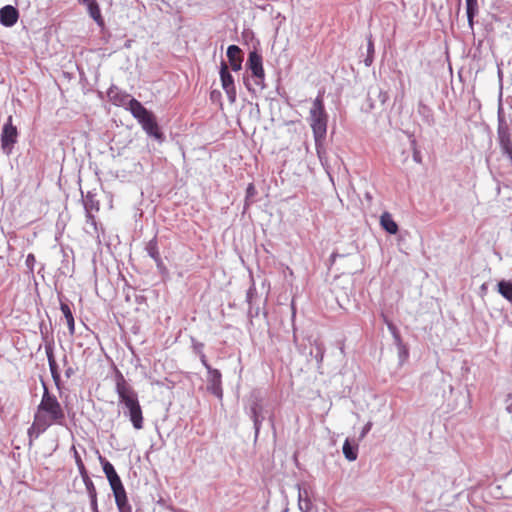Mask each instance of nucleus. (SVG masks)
Listing matches in <instances>:
<instances>
[{"instance_id":"1","label":"nucleus","mask_w":512,"mask_h":512,"mask_svg":"<svg viewBox=\"0 0 512 512\" xmlns=\"http://www.w3.org/2000/svg\"><path fill=\"white\" fill-rule=\"evenodd\" d=\"M65 420V411L57 397L44 386V392L34 414L31 430L36 431L39 435L52 425H64Z\"/></svg>"},{"instance_id":"2","label":"nucleus","mask_w":512,"mask_h":512,"mask_svg":"<svg viewBox=\"0 0 512 512\" xmlns=\"http://www.w3.org/2000/svg\"><path fill=\"white\" fill-rule=\"evenodd\" d=\"M115 391L118 395L120 403L126 408V416L129 417L133 427L141 430L144 427V416L141 405L138 400L136 391L126 381L123 374L116 370L115 374Z\"/></svg>"},{"instance_id":"3","label":"nucleus","mask_w":512,"mask_h":512,"mask_svg":"<svg viewBox=\"0 0 512 512\" xmlns=\"http://www.w3.org/2000/svg\"><path fill=\"white\" fill-rule=\"evenodd\" d=\"M120 104L125 106L126 109L131 112L147 135L155 138L156 140L163 139V133L158 125L155 115L151 111L147 110L137 99L131 98L129 95H124Z\"/></svg>"},{"instance_id":"4","label":"nucleus","mask_w":512,"mask_h":512,"mask_svg":"<svg viewBox=\"0 0 512 512\" xmlns=\"http://www.w3.org/2000/svg\"><path fill=\"white\" fill-rule=\"evenodd\" d=\"M323 95L324 92H319L310 109L309 120L316 146L323 143L327 134L328 115L325 110Z\"/></svg>"},{"instance_id":"5","label":"nucleus","mask_w":512,"mask_h":512,"mask_svg":"<svg viewBox=\"0 0 512 512\" xmlns=\"http://www.w3.org/2000/svg\"><path fill=\"white\" fill-rule=\"evenodd\" d=\"M115 497V503L119 512H132V507L128 502L126 490L123 483L117 475L108 480Z\"/></svg>"},{"instance_id":"6","label":"nucleus","mask_w":512,"mask_h":512,"mask_svg":"<svg viewBox=\"0 0 512 512\" xmlns=\"http://www.w3.org/2000/svg\"><path fill=\"white\" fill-rule=\"evenodd\" d=\"M18 138V130L17 127L13 125V118L9 116L7 118L6 123L2 128L1 133V147L7 153H10L14 144L17 142Z\"/></svg>"},{"instance_id":"7","label":"nucleus","mask_w":512,"mask_h":512,"mask_svg":"<svg viewBox=\"0 0 512 512\" xmlns=\"http://www.w3.org/2000/svg\"><path fill=\"white\" fill-rule=\"evenodd\" d=\"M220 80L221 86L224 89L230 103H234L237 97L236 86L234 78L229 72L228 66L225 62L221 63L220 66Z\"/></svg>"},{"instance_id":"8","label":"nucleus","mask_w":512,"mask_h":512,"mask_svg":"<svg viewBox=\"0 0 512 512\" xmlns=\"http://www.w3.org/2000/svg\"><path fill=\"white\" fill-rule=\"evenodd\" d=\"M247 67L251 70L252 75L259 80L257 81V84L264 80L265 72L263 68L262 56L259 53L256 51L249 53Z\"/></svg>"},{"instance_id":"9","label":"nucleus","mask_w":512,"mask_h":512,"mask_svg":"<svg viewBox=\"0 0 512 512\" xmlns=\"http://www.w3.org/2000/svg\"><path fill=\"white\" fill-rule=\"evenodd\" d=\"M498 142L502 153L512 162V138L507 127L498 128Z\"/></svg>"},{"instance_id":"10","label":"nucleus","mask_w":512,"mask_h":512,"mask_svg":"<svg viewBox=\"0 0 512 512\" xmlns=\"http://www.w3.org/2000/svg\"><path fill=\"white\" fill-rule=\"evenodd\" d=\"M19 19L18 10L12 5H6L0 9V23L5 27H12Z\"/></svg>"},{"instance_id":"11","label":"nucleus","mask_w":512,"mask_h":512,"mask_svg":"<svg viewBox=\"0 0 512 512\" xmlns=\"http://www.w3.org/2000/svg\"><path fill=\"white\" fill-rule=\"evenodd\" d=\"M227 57L231 69L235 72L239 71L242 66V50L236 45H230L227 49Z\"/></svg>"},{"instance_id":"12","label":"nucleus","mask_w":512,"mask_h":512,"mask_svg":"<svg viewBox=\"0 0 512 512\" xmlns=\"http://www.w3.org/2000/svg\"><path fill=\"white\" fill-rule=\"evenodd\" d=\"M209 373V387L208 389L212 391L218 397H221V373L217 369H211L208 371Z\"/></svg>"},{"instance_id":"13","label":"nucleus","mask_w":512,"mask_h":512,"mask_svg":"<svg viewBox=\"0 0 512 512\" xmlns=\"http://www.w3.org/2000/svg\"><path fill=\"white\" fill-rule=\"evenodd\" d=\"M381 227L389 234H396L399 230L397 223L393 220L389 212H384L380 216Z\"/></svg>"},{"instance_id":"14","label":"nucleus","mask_w":512,"mask_h":512,"mask_svg":"<svg viewBox=\"0 0 512 512\" xmlns=\"http://www.w3.org/2000/svg\"><path fill=\"white\" fill-rule=\"evenodd\" d=\"M87 4L88 13L93 18V20L100 26L104 24V19L101 14V10L99 4L96 0H84Z\"/></svg>"},{"instance_id":"15","label":"nucleus","mask_w":512,"mask_h":512,"mask_svg":"<svg viewBox=\"0 0 512 512\" xmlns=\"http://www.w3.org/2000/svg\"><path fill=\"white\" fill-rule=\"evenodd\" d=\"M60 309L66 319V323H67L69 332L71 335H73L75 333V322H74V317H73L72 311H71L69 305L66 303H63V302H61V304H60Z\"/></svg>"},{"instance_id":"16","label":"nucleus","mask_w":512,"mask_h":512,"mask_svg":"<svg viewBox=\"0 0 512 512\" xmlns=\"http://www.w3.org/2000/svg\"><path fill=\"white\" fill-rule=\"evenodd\" d=\"M466 2V13L470 27L473 26V19L478 13V2L477 0H465Z\"/></svg>"},{"instance_id":"17","label":"nucleus","mask_w":512,"mask_h":512,"mask_svg":"<svg viewBox=\"0 0 512 512\" xmlns=\"http://www.w3.org/2000/svg\"><path fill=\"white\" fill-rule=\"evenodd\" d=\"M48 362H49V368L52 375V378L56 384L57 387L60 385V374L58 371L57 363L54 359L53 354H48Z\"/></svg>"},{"instance_id":"18","label":"nucleus","mask_w":512,"mask_h":512,"mask_svg":"<svg viewBox=\"0 0 512 512\" xmlns=\"http://www.w3.org/2000/svg\"><path fill=\"white\" fill-rule=\"evenodd\" d=\"M498 292L507 300H512V282L500 281L498 283Z\"/></svg>"},{"instance_id":"19","label":"nucleus","mask_w":512,"mask_h":512,"mask_svg":"<svg viewBox=\"0 0 512 512\" xmlns=\"http://www.w3.org/2000/svg\"><path fill=\"white\" fill-rule=\"evenodd\" d=\"M343 454L349 461H354L357 459V447H353L348 439L345 440L343 444Z\"/></svg>"},{"instance_id":"20","label":"nucleus","mask_w":512,"mask_h":512,"mask_svg":"<svg viewBox=\"0 0 512 512\" xmlns=\"http://www.w3.org/2000/svg\"><path fill=\"white\" fill-rule=\"evenodd\" d=\"M147 252L151 258L157 263H161V257L158 250L157 242L155 239L151 240L147 245Z\"/></svg>"},{"instance_id":"21","label":"nucleus","mask_w":512,"mask_h":512,"mask_svg":"<svg viewBox=\"0 0 512 512\" xmlns=\"http://www.w3.org/2000/svg\"><path fill=\"white\" fill-rule=\"evenodd\" d=\"M100 461H101V464L103 467V471L108 480L111 478H114L118 475L117 472L115 471L113 465L109 461H107L106 459H104L101 456H100Z\"/></svg>"},{"instance_id":"22","label":"nucleus","mask_w":512,"mask_h":512,"mask_svg":"<svg viewBox=\"0 0 512 512\" xmlns=\"http://www.w3.org/2000/svg\"><path fill=\"white\" fill-rule=\"evenodd\" d=\"M312 503L308 498H303L302 494H299V508L302 512H309L311 510Z\"/></svg>"},{"instance_id":"23","label":"nucleus","mask_w":512,"mask_h":512,"mask_svg":"<svg viewBox=\"0 0 512 512\" xmlns=\"http://www.w3.org/2000/svg\"><path fill=\"white\" fill-rule=\"evenodd\" d=\"M74 458H75V463L78 467L79 473L87 471V469L82 461L81 456L79 455V453L77 452V450L75 448H74Z\"/></svg>"},{"instance_id":"24","label":"nucleus","mask_w":512,"mask_h":512,"mask_svg":"<svg viewBox=\"0 0 512 512\" xmlns=\"http://www.w3.org/2000/svg\"><path fill=\"white\" fill-rule=\"evenodd\" d=\"M255 194H256L255 186L252 183H250L246 189V206L249 205L248 199L253 197Z\"/></svg>"},{"instance_id":"25","label":"nucleus","mask_w":512,"mask_h":512,"mask_svg":"<svg viewBox=\"0 0 512 512\" xmlns=\"http://www.w3.org/2000/svg\"><path fill=\"white\" fill-rule=\"evenodd\" d=\"M85 487L88 492L89 498L97 496V491H96L94 483H88V485Z\"/></svg>"},{"instance_id":"26","label":"nucleus","mask_w":512,"mask_h":512,"mask_svg":"<svg viewBox=\"0 0 512 512\" xmlns=\"http://www.w3.org/2000/svg\"><path fill=\"white\" fill-rule=\"evenodd\" d=\"M90 505L93 512H99L98 510V503H97V496L90 497Z\"/></svg>"},{"instance_id":"27","label":"nucleus","mask_w":512,"mask_h":512,"mask_svg":"<svg viewBox=\"0 0 512 512\" xmlns=\"http://www.w3.org/2000/svg\"><path fill=\"white\" fill-rule=\"evenodd\" d=\"M80 475H81V477L83 479V482H84L85 486H87L88 483H93V481L89 477L88 471L82 472V473H80Z\"/></svg>"},{"instance_id":"28","label":"nucleus","mask_w":512,"mask_h":512,"mask_svg":"<svg viewBox=\"0 0 512 512\" xmlns=\"http://www.w3.org/2000/svg\"><path fill=\"white\" fill-rule=\"evenodd\" d=\"M220 98H221V92L219 90H213L210 93V99L212 101L220 100Z\"/></svg>"},{"instance_id":"29","label":"nucleus","mask_w":512,"mask_h":512,"mask_svg":"<svg viewBox=\"0 0 512 512\" xmlns=\"http://www.w3.org/2000/svg\"><path fill=\"white\" fill-rule=\"evenodd\" d=\"M373 53H374V44H373L372 38L370 36L368 39V54L373 55Z\"/></svg>"},{"instance_id":"30","label":"nucleus","mask_w":512,"mask_h":512,"mask_svg":"<svg viewBox=\"0 0 512 512\" xmlns=\"http://www.w3.org/2000/svg\"><path fill=\"white\" fill-rule=\"evenodd\" d=\"M371 427H372V423H371V422H368V423L364 426V428H363V431H362V433H361V437H364V436H365V435L370 431Z\"/></svg>"},{"instance_id":"31","label":"nucleus","mask_w":512,"mask_h":512,"mask_svg":"<svg viewBox=\"0 0 512 512\" xmlns=\"http://www.w3.org/2000/svg\"><path fill=\"white\" fill-rule=\"evenodd\" d=\"M201 361H202V364L205 366V368H206L208 371H209V370H211V369H213V368L208 364V362H207V360H206L205 356H202Z\"/></svg>"},{"instance_id":"32","label":"nucleus","mask_w":512,"mask_h":512,"mask_svg":"<svg viewBox=\"0 0 512 512\" xmlns=\"http://www.w3.org/2000/svg\"><path fill=\"white\" fill-rule=\"evenodd\" d=\"M372 61H373V55L372 54H368L367 58L365 59V64L367 66H369V65H371Z\"/></svg>"},{"instance_id":"33","label":"nucleus","mask_w":512,"mask_h":512,"mask_svg":"<svg viewBox=\"0 0 512 512\" xmlns=\"http://www.w3.org/2000/svg\"><path fill=\"white\" fill-rule=\"evenodd\" d=\"M87 218H88V221H91L93 224L95 223L94 216L91 214L90 211H87Z\"/></svg>"},{"instance_id":"34","label":"nucleus","mask_w":512,"mask_h":512,"mask_svg":"<svg viewBox=\"0 0 512 512\" xmlns=\"http://www.w3.org/2000/svg\"><path fill=\"white\" fill-rule=\"evenodd\" d=\"M72 373H73V369H72V368H68V369L66 370V372H65V374H66V376H67V377H70Z\"/></svg>"},{"instance_id":"35","label":"nucleus","mask_w":512,"mask_h":512,"mask_svg":"<svg viewBox=\"0 0 512 512\" xmlns=\"http://www.w3.org/2000/svg\"><path fill=\"white\" fill-rule=\"evenodd\" d=\"M386 99H387V93H384V94H383L382 102H385V101H386Z\"/></svg>"},{"instance_id":"36","label":"nucleus","mask_w":512,"mask_h":512,"mask_svg":"<svg viewBox=\"0 0 512 512\" xmlns=\"http://www.w3.org/2000/svg\"><path fill=\"white\" fill-rule=\"evenodd\" d=\"M253 414H254V416L256 417V411H255V409H253ZM255 422H257V419H256V418H255Z\"/></svg>"}]
</instances>
